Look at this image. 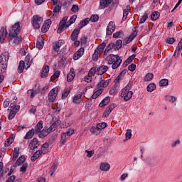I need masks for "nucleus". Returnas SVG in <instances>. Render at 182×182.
I'll list each match as a JSON object with an SVG mask.
<instances>
[{"label": "nucleus", "mask_w": 182, "mask_h": 182, "mask_svg": "<svg viewBox=\"0 0 182 182\" xmlns=\"http://www.w3.org/2000/svg\"><path fill=\"white\" fill-rule=\"evenodd\" d=\"M21 33V24L19 22L16 23L9 31V40L11 42L13 40L15 45H18L22 42V36H19Z\"/></svg>", "instance_id": "obj_1"}, {"label": "nucleus", "mask_w": 182, "mask_h": 182, "mask_svg": "<svg viewBox=\"0 0 182 182\" xmlns=\"http://www.w3.org/2000/svg\"><path fill=\"white\" fill-rule=\"evenodd\" d=\"M108 65H112V69H117L120 65H122V57H119L118 55L110 54L105 58Z\"/></svg>", "instance_id": "obj_2"}, {"label": "nucleus", "mask_w": 182, "mask_h": 182, "mask_svg": "<svg viewBox=\"0 0 182 182\" xmlns=\"http://www.w3.org/2000/svg\"><path fill=\"white\" fill-rule=\"evenodd\" d=\"M8 60H9V53L5 52L0 55V75L5 73L8 68Z\"/></svg>", "instance_id": "obj_3"}, {"label": "nucleus", "mask_w": 182, "mask_h": 182, "mask_svg": "<svg viewBox=\"0 0 182 182\" xmlns=\"http://www.w3.org/2000/svg\"><path fill=\"white\" fill-rule=\"evenodd\" d=\"M105 48H106L105 42H103L97 46V48L95 50V52L92 55V60H94L95 62H97V60H99V56H100V55L103 53Z\"/></svg>", "instance_id": "obj_4"}, {"label": "nucleus", "mask_w": 182, "mask_h": 182, "mask_svg": "<svg viewBox=\"0 0 182 182\" xmlns=\"http://www.w3.org/2000/svg\"><path fill=\"white\" fill-rule=\"evenodd\" d=\"M43 22V18H42L38 15L33 16L32 18V20H31V23H32V25H33L34 29H39V28H41V25H42Z\"/></svg>", "instance_id": "obj_5"}, {"label": "nucleus", "mask_w": 182, "mask_h": 182, "mask_svg": "<svg viewBox=\"0 0 182 182\" xmlns=\"http://www.w3.org/2000/svg\"><path fill=\"white\" fill-rule=\"evenodd\" d=\"M53 5L55 6L53 9L52 16L56 17L58 16V14L60 12V9H62V3L59 1H53Z\"/></svg>", "instance_id": "obj_6"}, {"label": "nucleus", "mask_w": 182, "mask_h": 182, "mask_svg": "<svg viewBox=\"0 0 182 182\" xmlns=\"http://www.w3.org/2000/svg\"><path fill=\"white\" fill-rule=\"evenodd\" d=\"M59 92V88L55 87L53 88L49 94H48V100L50 103H53L56 99V96H58V93Z\"/></svg>", "instance_id": "obj_7"}, {"label": "nucleus", "mask_w": 182, "mask_h": 182, "mask_svg": "<svg viewBox=\"0 0 182 182\" xmlns=\"http://www.w3.org/2000/svg\"><path fill=\"white\" fill-rule=\"evenodd\" d=\"M121 96L122 97H124V100L127 102L130 100V99H132V96H133V92L128 90L122 89Z\"/></svg>", "instance_id": "obj_8"}, {"label": "nucleus", "mask_w": 182, "mask_h": 182, "mask_svg": "<svg viewBox=\"0 0 182 182\" xmlns=\"http://www.w3.org/2000/svg\"><path fill=\"white\" fill-rule=\"evenodd\" d=\"M65 45V40H59L58 41H55L53 43V49L57 53L60 50V47Z\"/></svg>", "instance_id": "obj_9"}, {"label": "nucleus", "mask_w": 182, "mask_h": 182, "mask_svg": "<svg viewBox=\"0 0 182 182\" xmlns=\"http://www.w3.org/2000/svg\"><path fill=\"white\" fill-rule=\"evenodd\" d=\"M19 109H21V106L19 105H16L15 107H14L12 110H11L9 114V116H8L9 120H12V119H14V117L16 116V114L18 113V112H19Z\"/></svg>", "instance_id": "obj_10"}, {"label": "nucleus", "mask_w": 182, "mask_h": 182, "mask_svg": "<svg viewBox=\"0 0 182 182\" xmlns=\"http://www.w3.org/2000/svg\"><path fill=\"white\" fill-rule=\"evenodd\" d=\"M52 25V21L50 19H47L43 24L41 28V32L43 33H46Z\"/></svg>", "instance_id": "obj_11"}, {"label": "nucleus", "mask_w": 182, "mask_h": 182, "mask_svg": "<svg viewBox=\"0 0 182 182\" xmlns=\"http://www.w3.org/2000/svg\"><path fill=\"white\" fill-rule=\"evenodd\" d=\"M114 29H116V24L114 21H109L107 26V35H112L114 32Z\"/></svg>", "instance_id": "obj_12"}, {"label": "nucleus", "mask_w": 182, "mask_h": 182, "mask_svg": "<svg viewBox=\"0 0 182 182\" xmlns=\"http://www.w3.org/2000/svg\"><path fill=\"white\" fill-rule=\"evenodd\" d=\"M7 35H8V31H6V28L2 27L0 29V43H4V41L6 39Z\"/></svg>", "instance_id": "obj_13"}, {"label": "nucleus", "mask_w": 182, "mask_h": 182, "mask_svg": "<svg viewBox=\"0 0 182 182\" xmlns=\"http://www.w3.org/2000/svg\"><path fill=\"white\" fill-rule=\"evenodd\" d=\"M136 36H137V32L134 31L129 37L123 40V45H128V43H130V42H132V41H133V39H134Z\"/></svg>", "instance_id": "obj_14"}, {"label": "nucleus", "mask_w": 182, "mask_h": 182, "mask_svg": "<svg viewBox=\"0 0 182 182\" xmlns=\"http://www.w3.org/2000/svg\"><path fill=\"white\" fill-rule=\"evenodd\" d=\"M39 92H41V88L39 87L36 88V90L31 89L27 91V95L29 97H31V99H33V97H35V96H36Z\"/></svg>", "instance_id": "obj_15"}, {"label": "nucleus", "mask_w": 182, "mask_h": 182, "mask_svg": "<svg viewBox=\"0 0 182 182\" xmlns=\"http://www.w3.org/2000/svg\"><path fill=\"white\" fill-rule=\"evenodd\" d=\"M48 75H49V65H45L43 67L41 77H42L43 79L45 77H48Z\"/></svg>", "instance_id": "obj_16"}, {"label": "nucleus", "mask_w": 182, "mask_h": 182, "mask_svg": "<svg viewBox=\"0 0 182 182\" xmlns=\"http://www.w3.org/2000/svg\"><path fill=\"white\" fill-rule=\"evenodd\" d=\"M79 33H80V28H76L73 30V31L71 33V41H73V42H75L76 39H77Z\"/></svg>", "instance_id": "obj_17"}, {"label": "nucleus", "mask_w": 182, "mask_h": 182, "mask_svg": "<svg viewBox=\"0 0 182 182\" xmlns=\"http://www.w3.org/2000/svg\"><path fill=\"white\" fill-rule=\"evenodd\" d=\"M42 129H43V121L41 120L38 122L36 124L34 132H36V134H38V133H41Z\"/></svg>", "instance_id": "obj_18"}, {"label": "nucleus", "mask_w": 182, "mask_h": 182, "mask_svg": "<svg viewBox=\"0 0 182 182\" xmlns=\"http://www.w3.org/2000/svg\"><path fill=\"white\" fill-rule=\"evenodd\" d=\"M75 69L73 68H70V73L67 75V82H72L75 79Z\"/></svg>", "instance_id": "obj_19"}, {"label": "nucleus", "mask_w": 182, "mask_h": 182, "mask_svg": "<svg viewBox=\"0 0 182 182\" xmlns=\"http://www.w3.org/2000/svg\"><path fill=\"white\" fill-rule=\"evenodd\" d=\"M107 70H109V67L106 65H102L97 68V75H103V73H106Z\"/></svg>", "instance_id": "obj_20"}, {"label": "nucleus", "mask_w": 182, "mask_h": 182, "mask_svg": "<svg viewBox=\"0 0 182 182\" xmlns=\"http://www.w3.org/2000/svg\"><path fill=\"white\" fill-rule=\"evenodd\" d=\"M109 83H110V80H101L97 84L98 87H107L109 86Z\"/></svg>", "instance_id": "obj_21"}, {"label": "nucleus", "mask_w": 182, "mask_h": 182, "mask_svg": "<svg viewBox=\"0 0 182 182\" xmlns=\"http://www.w3.org/2000/svg\"><path fill=\"white\" fill-rule=\"evenodd\" d=\"M82 95L83 93L81 92L78 95H75L73 101V103H75L76 105H79V103H81Z\"/></svg>", "instance_id": "obj_22"}, {"label": "nucleus", "mask_w": 182, "mask_h": 182, "mask_svg": "<svg viewBox=\"0 0 182 182\" xmlns=\"http://www.w3.org/2000/svg\"><path fill=\"white\" fill-rule=\"evenodd\" d=\"M42 151L38 150L33 154V155L31 157V161H36L39 157L42 155Z\"/></svg>", "instance_id": "obj_23"}, {"label": "nucleus", "mask_w": 182, "mask_h": 182, "mask_svg": "<svg viewBox=\"0 0 182 182\" xmlns=\"http://www.w3.org/2000/svg\"><path fill=\"white\" fill-rule=\"evenodd\" d=\"M26 160V158H25V156H20L14 164V167H17V166H21V164H23Z\"/></svg>", "instance_id": "obj_24"}, {"label": "nucleus", "mask_w": 182, "mask_h": 182, "mask_svg": "<svg viewBox=\"0 0 182 182\" xmlns=\"http://www.w3.org/2000/svg\"><path fill=\"white\" fill-rule=\"evenodd\" d=\"M136 58V55H132L131 56H129L123 63L122 66L124 68H126L127 66H129V63H132L133 62V59H134Z\"/></svg>", "instance_id": "obj_25"}, {"label": "nucleus", "mask_w": 182, "mask_h": 182, "mask_svg": "<svg viewBox=\"0 0 182 182\" xmlns=\"http://www.w3.org/2000/svg\"><path fill=\"white\" fill-rule=\"evenodd\" d=\"M35 133H36L35 132V129H31V130H29L26 134L24 136V139L26 140V139H32L35 134Z\"/></svg>", "instance_id": "obj_26"}, {"label": "nucleus", "mask_w": 182, "mask_h": 182, "mask_svg": "<svg viewBox=\"0 0 182 182\" xmlns=\"http://www.w3.org/2000/svg\"><path fill=\"white\" fill-rule=\"evenodd\" d=\"M90 21V18H86L84 20L81 21L78 24V28L82 29V28H83L84 26H86V25H87V23H89Z\"/></svg>", "instance_id": "obj_27"}, {"label": "nucleus", "mask_w": 182, "mask_h": 182, "mask_svg": "<svg viewBox=\"0 0 182 182\" xmlns=\"http://www.w3.org/2000/svg\"><path fill=\"white\" fill-rule=\"evenodd\" d=\"M129 11H130V6L128 5L124 7L122 21H126L127 19V16L129 15Z\"/></svg>", "instance_id": "obj_28"}, {"label": "nucleus", "mask_w": 182, "mask_h": 182, "mask_svg": "<svg viewBox=\"0 0 182 182\" xmlns=\"http://www.w3.org/2000/svg\"><path fill=\"white\" fill-rule=\"evenodd\" d=\"M110 4H112V1H100V8L101 9H105V8H107V6H109V5H110Z\"/></svg>", "instance_id": "obj_29"}, {"label": "nucleus", "mask_w": 182, "mask_h": 182, "mask_svg": "<svg viewBox=\"0 0 182 182\" xmlns=\"http://www.w3.org/2000/svg\"><path fill=\"white\" fill-rule=\"evenodd\" d=\"M110 102V97H106L100 103V107H105V106H107Z\"/></svg>", "instance_id": "obj_30"}, {"label": "nucleus", "mask_w": 182, "mask_h": 182, "mask_svg": "<svg viewBox=\"0 0 182 182\" xmlns=\"http://www.w3.org/2000/svg\"><path fill=\"white\" fill-rule=\"evenodd\" d=\"M102 171H108L110 169V165L107 163H102L100 166Z\"/></svg>", "instance_id": "obj_31"}, {"label": "nucleus", "mask_w": 182, "mask_h": 182, "mask_svg": "<svg viewBox=\"0 0 182 182\" xmlns=\"http://www.w3.org/2000/svg\"><path fill=\"white\" fill-rule=\"evenodd\" d=\"M44 41H43V38H38L37 43H36V48H38V49H43V45H44Z\"/></svg>", "instance_id": "obj_32"}, {"label": "nucleus", "mask_w": 182, "mask_h": 182, "mask_svg": "<svg viewBox=\"0 0 182 182\" xmlns=\"http://www.w3.org/2000/svg\"><path fill=\"white\" fill-rule=\"evenodd\" d=\"M40 151H42L44 154H46L48 151H49V144L45 143L41 146V150Z\"/></svg>", "instance_id": "obj_33"}, {"label": "nucleus", "mask_w": 182, "mask_h": 182, "mask_svg": "<svg viewBox=\"0 0 182 182\" xmlns=\"http://www.w3.org/2000/svg\"><path fill=\"white\" fill-rule=\"evenodd\" d=\"M149 14H150L149 11H146L144 14L142 16V18L139 21V23H144L147 18H149Z\"/></svg>", "instance_id": "obj_34"}, {"label": "nucleus", "mask_w": 182, "mask_h": 182, "mask_svg": "<svg viewBox=\"0 0 182 182\" xmlns=\"http://www.w3.org/2000/svg\"><path fill=\"white\" fill-rule=\"evenodd\" d=\"M23 69H25V61L21 60L18 67V73H22Z\"/></svg>", "instance_id": "obj_35"}, {"label": "nucleus", "mask_w": 182, "mask_h": 182, "mask_svg": "<svg viewBox=\"0 0 182 182\" xmlns=\"http://www.w3.org/2000/svg\"><path fill=\"white\" fill-rule=\"evenodd\" d=\"M57 169H58V162H54L50 170V173L51 177L52 176H53V174H55V172L56 171Z\"/></svg>", "instance_id": "obj_36"}, {"label": "nucleus", "mask_w": 182, "mask_h": 182, "mask_svg": "<svg viewBox=\"0 0 182 182\" xmlns=\"http://www.w3.org/2000/svg\"><path fill=\"white\" fill-rule=\"evenodd\" d=\"M53 113L55 114H58L60 110H62V107H60V104H57L53 107Z\"/></svg>", "instance_id": "obj_37"}, {"label": "nucleus", "mask_w": 182, "mask_h": 182, "mask_svg": "<svg viewBox=\"0 0 182 182\" xmlns=\"http://www.w3.org/2000/svg\"><path fill=\"white\" fill-rule=\"evenodd\" d=\"M90 132L92 133V134H95V135L100 134V129L97 127V125L96 127H91L90 129Z\"/></svg>", "instance_id": "obj_38"}, {"label": "nucleus", "mask_w": 182, "mask_h": 182, "mask_svg": "<svg viewBox=\"0 0 182 182\" xmlns=\"http://www.w3.org/2000/svg\"><path fill=\"white\" fill-rule=\"evenodd\" d=\"M126 73H127V69L122 70L115 79L116 83H117V82H119V80H120V79H122V77H123Z\"/></svg>", "instance_id": "obj_39"}, {"label": "nucleus", "mask_w": 182, "mask_h": 182, "mask_svg": "<svg viewBox=\"0 0 182 182\" xmlns=\"http://www.w3.org/2000/svg\"><path fill=\"white\" fill-rule=\"evenodd\" d=\"M38 134V137H40V139H44V137H46L47 135L49 134V132L48 131V129H43L42 131H41V132Z\"/></svg>", "instance_id": "obj_40"}, {"label": "nucleus", "mask_w": 182, "mask_h": 182, "mask_svg": "<svg viewBox=\"0 0 182 182\" xmlns=\"http://www.w3.org/2000/svg\"><path fill=\"white\" fill-rule=\"evenodd\" d=\"M65 26H66V23H63V21H60L59 23V27L57 30V33H62V32H63V29L65 28Z\"/></svg>", "instance_id": "obj_41"}, {"label": "nucleus", "mask_w": 182, "mask_h": 182, "mask_svg": "<svg viewBox=\"0 0 182 182\" xmlns=\"http://www.w3.org/2000/svg\"><path fill=\"white\" fill-rule=\"evenodd\" d=\"M18 157H19V148H14L12 159L13 161H15Z\"/></svg>", "instance_id": "obj_42"}, {"label": "nucleus", "mask_w": 182, "mask_h": 182, "mask_svg": "<svg viewBox=\"0 0 182 182\" xmlns=\"http://www.w3.org/2000/svg\"><path fill=\"white\" fill-rule=\"evenodd\" d=\"M14 143V136H10L4 143L5 147H9Z\"/></svg>", "instance_id": "obj_43"}, {"label": "nucleus", "mask_w": 182, "mask_h": 182, "mask_svg": "<svg viewBox=\"0 0 182 182\" xmlns=\"http://www.w3.org/2000/svg\"><path fill=\"white\" fill-rule=\"evenodd\" d=\"M160 18V13L159 11H154L151 16V21H157Z\"/></svg>", "instance_id": "obj_44"}, {"label": "nucleus", "mask_w": 182, "mask_h": 182, "mask_svg": "<svg viewBox=\"0 0 182 182\" xmlns=\"http://www.w3.org/2000/svg\"><path fill=\"white\" fill-rule=\"evenodd\" d=\"M102 92H103V90L102 89H99L95 92L93 93L91 98L97 99V97H99V96H100V95H102Z\"/></svg>", "instance_id": "obj_45"}, {"label": "nucleus", "mask_w": 182, "mask_h": 182, "mask_svg": "<svg viewBox=\"0 0 182 182\" xmlns=\"http://www.w3.org/2000/svg\"><path fill=\"white\" fill-rule=\"evenodd\" d=\"M153 77H154V75L151 73H147L144 77L145 82H150L153 80Z\"/></svg>", "instance_id": "obj_46"}, {"label": "nucleus", "mask_w": 182, "mask_h": 182, "mask_svg": "<svg viewBox=\"0 0 182 182\" xmlns=\"http://www.w3.org/2000/svg\"><path fill=\"white\" fill-rule=\"evenodd\" d=\"M181 50H182V44L180 45V43H178L176 47V50L173 54V56L175 58H177L178 56V55H180V52Z\"/></svg>", "instance_id": "obj_47"}, {"label": "nucleus", "mask_w": 182, "mask_h": 182, "mask_svg": "<svg viewBox=\"0 0 182 182\" xmlns=\"http://www.w3.org/2000/svg\"><path fill=\"white\" fill-rule=\"evenodd\" d=\"M26 65H27V69L31 67V65H32V57L29 55L26 57Z\"/></svg>", "instance_id": "obj_48"}, {"label": "nucleus", "mask_w": 182, "mask_h": 182, "mask_svg": "<svg viewBox=\"0 0 182 182\" xmlns=\"http://www.w3.org/2000/svg\"><path fill=\"white\" fill-rule=\"evenodd\" d=\"M122 46H123V41L117 40L116 43H114L115 50H117V49L119 50V49H121Z\"/></svg>", "instance_id": "obj_49"}, {"label": "nucleus", "mask_w": 182, "mask_h": 182, "mask_svg": "<svg viewBox=\"0 0 182 182\" xmlns=\"http://www.w3.org/2000/svg\"><path fill=\"white\" fill-rule=\"evenodd\" d=\"M77 18V15L72 16L70 20L68 21V25H67V28H68L69 26L72 25V23H75Z\"/></svg>", "instance_id": "obj_50"}, {"label": "nucleus", "mask_w": 182, "mask_h": 182, "mask_svg": "<svg viewBox=\"0 0 182 182\" xmlns=\"http://www.w3.org/2000/svg\"><path fill=\"white\" fill-rule=\"evenodd\" d=\"M166 100H167L168 102H170V103H174V102H176V100H177V98H176V97H174V96L166 95Z\"/></svg>", "instance_id": "obj_51"}, {"label": "nucleus", "mask_w": 182, "mask_h": 182, "mask_svg": "<svg viewBox=\"0 0 182 182\" xmlns=\"http://www.w3.org/2000/svg\"><path fill=\"white\" fill-rule=\"evenodd\" d=\"M97 127L99 128L100 130H102V129H106L107 127V123L102 122L97 124Z\"/></svg>", "instance_id": "obj_52"}, {"label": "nucleus", "mask_w": 182, "mask_h": 182, "mask_svg": "<svg viewBox=\"0 0 182 182\" xmlns=\"http://www.w3.org/2000/svg\"><path fill=\"white\" fill-rule=\"evenodd\" d=\"M147 90H148V92H153V91L156 90V85L154 83L149 84L147 86Z\"/></svg>", "instance_id": "obj_53"}, {"label": "nucleus", "mask_w": 182, "mask_h": 182, "mask_svg": "<svg viewBox=\"0 0 182 182\" xmlns=\"http://www.w3.org/2000/svg\"><path fill=\"white\" fill-rule=\"evenodd\" d=\"M69 93H70V89L65 90L64 92L62 93V99H66V97L69 96Z\"/></svg>", "instance_id": "obj_54"}, {"label": "nucleus", "mask_w": 182, "mask_h": 182, "mask_svg": "<svg viewBox=\"0 0 182 182\" xmlns=\"http://www.w3.org/2000/svg\"><path fill=\"white\" fill-rule=\"evenodd\" d=\"M168 85V80L167 79H162L159 82V86H167Z\"/></svg>", "instance_id": "obj_55"}, {"label": "nucleus", "mask_w": 182, "mask_h": 182, "mask_svg": "<svg viewBox=\"0 0 182 182\" xmlns=\"http://www.w3.org/2000/svg\"><path fill=\"white\" fill-rule=\"evenodd\" d=\"M90 21H91V22H97L99 21V15L97 14L92 15Z\"/></svg>", "instance_id": "obj_56"}, {"label": "nucleus", "mask_w": 182, "mask_h": 182, "mask_svg": "<svg viewBox=\"0 0 182 182\" xmlns=\"http://www.w3.org/2000/svg\"><path fill=\"white\" fill-rule=\"evenodd\" d=\"M66 133H63L61 134V143L62 144H65L66 143V140H68V137L66 136Z\"/></svg>", "instance_id": "obj_57"}, {"label": "nucleus", "mask_w": 182, "mask_h": 182, "mask_svg": "<svg viewBox=\"0 0 182 182\" xmlns=\"http://www.w3.org/2000/svg\"><path fill=\"white\" fill-rule=\"evenodd\" d=\"M96 72H97V69H96V67H93L89 71L88 75H91V76H95V75H96Z\"/></svg>", "instance_id": "obj_58"}, {"label": "nucleus", "mask_w": 182, "mask_h": 182, "mask_svg": "<svg viewBox=\"0 0 182 182\" xmlns=\"http://www.w3.org/2000/svg\"><path fill=\"white\" fill-rule=\"evenodd\" d=\"M36 144H38V139L37 138H33L29 144V147H31L32 146V147H33V146H36Z\"/></svg>", "instance_id": "obj_59"}, {"label": "nucleus", "mask_w": 182, "mask_h": 182, "mask_svg": "<svg viewBox=\"0 0 182 182\" xmlns=\"http://www.w3.org/2000/svg\"><path fill=\"white\" fill-rule=\"evenodd\" d=\"M26 168H28V164H23L22 165V166L20 168V171H21V173H26Z\"/></svg>", "instance_id": "obj_60"}, {"label": "nucleus", "mask_w": 182, "mask_h": 182, "mask_svg": "<svg viewBox=\"0 0 182 182\" xmlns=\"http://www.w3.org/2000/svg\"><path fill=\"white\" fill-rule=\"evenodd\" d=\"M166 43H168L169 45H173L176 42V38H168L166 41Z\"/></svg>", "instance_id": "obj_61"}, {"label": "nucleus", "mask_w": 182, "mask_h": 182, "mask_svg": "<svg viewBox=\"0 0 182 182\" xmlns=\"http://www.w3.org/2000/svg\"><path fill=\"white\" fill-rule=\"evenodd\" d=\"M106 48L109 50H112V49H114L116 50V47H114V43H110Z\"/></svg>", "instance_id": "obj_62"}, {"label": "nucleus", "mask_w": 182, "mask_h": 182, "mask_svg": "<svg viewBox=\"0 0 182 182\" xmlns=\"http://www.w3.org/2000/svg\"><path fill=\"white\" fill-rule=\"evenodd\" d=\"M77 11H79V6L76 4L73 5L71 8V11L75 13L77 12Z\"/></svg>", "instance_id": "obj_63"}, {"label": "nucleus", "mask_w": 182, "mask_h": 182, "mask_svg": "<svg viewBox=\"0 0 182 182\" xmlns=\"http://www.w3.org/2000/svg\"><path fill=\"white\" fill-rule=\"evenodd\" d=\"M16 176L15 175H12L9 176L6 182H14Z\"/></svg>", "instance_id": "obj_64"}]
</instances>
